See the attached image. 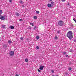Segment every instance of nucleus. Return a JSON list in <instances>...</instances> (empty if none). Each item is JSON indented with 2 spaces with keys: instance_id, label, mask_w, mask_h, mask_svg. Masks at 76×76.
<instances>
[{
  "instance_id": "f257e3e1",
  "label": "nucleus",
  "mask_w": 76,
  "mask_h": 76,
  "mask_svg": "<svg viewBox=\"0 0 76 76\" xmlns=\"http://www.w3.org/2000/svg\"><path fill=\"white\" fill-rule=\"evenodd\" d=\"M66 36L68 38L70 39V41H71L72 39L73 38V33H72V31H69L68 32Z\"/></svg>"
},
{
  "instance_id": "f03ea898",
  "label": "nucleus",
  "mask_w": 76,
  "mask_h": 76,
  "mask_svg": "<svg viewBox=\"0 0 76 76\" xmlns=\"http://www.w3.org/2000/svg\"><path fill=\"white\" fill-rule=\"evenodd\" d=\"M63 21L62 20H60L58 22V25L59 26H63Z\"/></svg>"
},
{
  "instance_id": "7ed1b4c3",
  "label": "nucleus",
  "mask_w": 76,
  "mask_h": 76,
  "mask_svg": "<svg viewBox=\"0 0 76 76\" xmlns=\"http://www.w3.org/2000/svg\"><path fill=\"white\" fill-rule=\"evenodd\" d=\"M10 55L11 56H14V52L13 51H11L10 52Z\"/></svg>"
},
{
  "instance_id": "20e7f679",
  "label": "nucleus",
  "mask_w": 76,
  "mask_h": 76,
  "mask_svg": "<svg viewBox=\"0 0 76 76\" xmlns=\"http://www.w3.org/2000/svg\"><path fill=\"white\" fill-rule=\"evenodd\" d=\"M0 19H1V20H4L5 19L4 16H1L0 18Z\"/></svg>"
},
{
  "instance_id": "39448f33",
  "label": "nucleus",
  "mask_w": 76,
  "mask_h": 76,
  "mask_svg": "<svg viewBox=\"0 0 76 76\" xmlns=\"http://www.w3.org/2000/svg\"><path fill=\"white\" fill-rule=\"evenodd\" d=\"M47 6L48 7H53V5L50 4H48L47 5Z\"/></svg>"
},
{
  "instance_id": "423d86ee",
  "label": "nucleus",
  "mask_w": 76,
  "mask_h": 76,
  "mask_svg": "<svg viewBox=\"0 0 76 76\" xmlns=\"http://www.w3.org/2000/svg\"><path fill=\"white\" fill-rule=\"evenodd\" d=\"M43 67H44V66H41L39 69L40 70H43Z\"/></svg>"
},
{
  "instance_id": "0eeeda50",
  "label": "nucleus",
  "mask_w": 76,
  "mask_h": 76,
  "mask_svg": "<svg viewBox=\"0 0 76 76\" xmlns=\"http://www.w3.org/2000/svg\"><path fill=\"white\" fill-rule=\"evenodd\" d=\"M10 29H14L15 28H14V27L13 26H11L10 27Z\"/></svg>"
},
{
  "instance_id": "6e6552de",
  "label": "nucleus",
  "mask_w": 76,
  "mask_h": 76,
  "mask_svg": "<svg viewBox=\"0 0 76 76\" xmlns=\"http://www.w3.org/2000/svg\"><path fill=\"white\" fill-rule=\"evenodd\" d=\"M3 47L4 48H7V45H3Z\"/></svg>"
},
{
  "instance_id": "1a4fd4ad",
  "label": "nucleus",
  "mask_w": 76,
  "mask_h": 76,
  "mask_svg": "<svg viewBox=\"0 0 76 76\" xmlns=\"http://www.w3.org/2000/svg\"><path fill=\"white\" fill-rule=\"evenodd\" d=\"M5 26H6V25H2V28H3L4 29L5 28Z\"/></svg>"
},
{
  "instance_id": "9d476101",
  "label": "nucleus",
  "mask_w": 76,
  "mask_h": 76,
  "mask_svg": "<svg viewBox=\"0 0 76 76\" xmlns=\"http://www.w3.org/2000/svg\"><path fill=\"white\" fill-rule=\"evenodd\" d=\"M20 15V14H19V13L18 12H17L16 13V15L17 16H19Z\"/></svg>"
},
{
  "instance_id": "9b49d317",
  "label": "nucleus",
  "mask_w": 76,
  "mask_h": 76,
  "mask_svg": "<svg viewBox=\"0 0 76 76\" xmlns=\"http://www.w3.org/2000/svg\"><path fill=\"white\" fill-rule=\"evenodd\" d=\"M34 23H30V25H32V26H34Z\"/></svg>"
},
{
  "instance_id": "f8f14e48",
  "label": "nucleus",
  "mask_w": 76,
  "mask_h": 76,
  "mask_svg": "<svg viewBox=\"0 0 76 76\" xmlns=\"http://www.w3.org/2000/svg\"><path fill=\"white\" fill-rule=\"evenodd\" d=\"M25 61L26 62H28V58H26L25 59Z\"/></svg>"
},
{
  "instance_id": "ddd939ff",
  "label": "nucleus",
  "mask_w": 76,
  "mask_h": 76,
  "mask_svg": "<svg viewBox=\"0 0 76 76\" xmlns=\"http://www.w3.org/2000/svg\"><path fill=\"white\" fill-rule=\"evenodd\" d=\"M68 70H69V71H70L71 70H72V68H71V67H69V68L68 69Z\"/></svg>"
},
{
  "instance_id": "4468645a",
  "label": "nucleus",
  "mask_w": 76,
  "mask_h": 76,
  "mask_svg": "<svg viewBox=\"0 0 76 76\" xmlns=\"http://www.w3.org/2000/svg\"><path fill=\"white\" fill-rule=\"evenodd\" d=\"M36 39H39V36H37L36 37Z\"/></svg>"
},
{
  "instance_id": "2eb2a0df",
  "label": "nucleus",
  "mask_w": 76,
  "mask_h": 76,
  "mask_svg": "<svg viewBox=\"0 0 76 76\" xmlns=\"http://www.w3.org/2000/svg\"><path fill=\"white\" fill-rule=\"evenodd\" d=\"M60 31H57V33L58 34H60Z\"/></svg>"
},
{
  "instance_id": "dca6fc26",
  "label": "nucleus",
  "mask_w": 76,
  "mask_h": 76,
  "mask_svg": "<svg viewBox=\"0 0 76 76\" xmlns=\"http://www.w3.org/2000/svg\"><path fill=\"white\" fill-rule=\"evenodd\" d=\"M34 18L36 19H37V16H34Z\"/></svg>"
},
{
  "instance_id": "f3484780",
  "label": "nucleus",
  "mask_w": 76,
  "mask_h": 76,
  "mask_svg": "<svg viewBox=\"0 0 76 76\" xmlns=\"http://www.w3.org/2000/svg\"><path fill=\"white\" fill-rule=\"evenodd\" d=\"M8 43L9 44H11L12 43V41L10 40H9L8 41Z\"/></svg>"
},
{
  "instance_id": "a211bd4d",
  "label": "nucleus",
  "mask_w": 76,
  "mask_h": 76,
  "mask_svg": "<svg viewBox=\"0 0 76 76\" xmlns=\"http://www.w3.org/2000/svg\"><path fill=\"white\" fill-rule=\"evenodd\" d=\"M51 72L52 73H53L54 72V69H53V70H51Z\"/></svg>"
},
{
  "instance_id": "6ab92c4d",
  "label": "nucleus",
  "mask_w": 76,
  "mask_h": 76,
  "mask_svg": "<svg viewBox=\"0 0 76 76\" xmlns=\"http://www.w3.org/2000/svg\"><path fill=\"white\" fill-rule=\"evenodd\" d=\"M20 4H23V1H22V0L20 1Z\"/></svg>"
},
{
  "instance_id": "aec40b11",
  "label": "nucleus",
  "mask_w": 76,
  "mask_h": 76,
  "mask_svg": "<svg viewBox=\"0 0 76 76\" xmlns=\"http://www.w3.org/2000/svg\"><path fill=\"white\" fill-rule=\"evenodd\" d=\"M36 13H37V14H39V12L38 11H36Z\"/></svg>"
},
{
  "instance_id": "412c9836",
  "label": "nucleus",
  "mask_w": 76,
  "mask_h": 76,
  "mask_svg": "<svg viewBox=\"0 0 76 76\" xmlns=\"http://www.w3.org/2000/svg\"><path fill=\"white\" fill-rule=\"evenodd\" d=\"M55 39H58V37L57 36H56L55 37Z\"/></svg>"
},
{
  "instance_id": "4be33fe9",
  "label": "nucleus",
  "mask_w": 76,
  "mask_h": 76,
  "mask_svg": "<svg viewBox=\"0 0 76 76\" xmlns=\"http://www.w3.org/2000/svg\"><path fill=\"white\" fill-rule=\"evenodd\" d=\"M13 1V0H9V1L10 3H12Z\"/></svg>"
},
{
  "instance_id": "5701e85b",
  "label": "nucleus",
  "mask_w": 76,
  "mask_h": 76,
  "mask_svg": "<svg viewBox=\"0 0 76 76\" xmlns=\"http://www.w3.org/2000/svg\"><path fill=\"white\" fill-rule=\"evenodd\" d=\"M2 13H3V11H2V10H0V14H1Z\"/></svg>"
},
{
  "instance_id": "b1692460",
  "label": "nucleus",
  "mask_w": 76,
  "mask_h": 76,
  "mask_svg": "<svg viewBox=\"0 0 76 76\" xmlns=\"http://www.w3.org/2000/svg\"><path fill=\"white\" fill-rule=\"evenodd\" d=\"M73 20L75 21V22H76V20L75 19V18H73Z\"/></svg>"
},
{
  "instance_id": "393cba45",
  "label": "nucleus",
  "mask_w": 76,
  "mask_h": 76,
  "mask_svg": "<svg viewBox=\"0 0 76 76\" xmlns=\"http://www.w3.org/2000/svg\"><path fill=\"white\" fill-rule=\"evenodd\" d=\"M20 39H21V40H23V37H21L20 38Z\"/></svg>"
},
{
  "instance_id": "a878e982",
  "label": "nucleus",
  "mask_w": 76,
  "mask_h": 76,
  "mask_svg": "<svg viewBox=\"0 0 76 76\" xmlns=\"http://www.w3.org/2000/svg\"><path fill=\"white\" fill-rule=\"evenodd\" d=\"M69 57V55H66V57Z\"/></svg>"
},
{
  "instance_id": "bb28decb",
  "label": "nucleus",
  "mask_w": 76,
  "mask_h": 76,
  "mask_svg": "<svg viewBox=\"0 0 76 76\" xmlns=\"http://www.w3.org/2000/svg\"><path fill=\"white\" fill-rule=\"evenodd\" d=\"M51 3L52 4H54V2L53 1H52L51 2Z\"/></svg>"
},
{
  "instance_id": "cd10ccee",
  "label": "nucleus",
  "mask_w": 76,
  "mask_h": 76,
  "mask_svg": "<svg viewBox=\"0 0 76 76\" xmlns=\"http://www.w3.org/2000/svg\"><path fill=\"white\" fill-rule=\"evenodd\" d=\"M23 20L22 19H20L19 20V21H20V22H22V21Z\"/></svg>"
},
{
  "instance_id": "c85d7f7f",
  "label": "nucleus",
  "mask_w": 76,
  "mask_h": 76,
  "mask_svg": "<svg viewBox=\"0 0 76 76\" xmlns=\"http://www.w3.org/2000/svg\"><path fill=\"white\" fill-rule=\"evenodd\" d=\"M36 48L37 49H39V47L38 46H37V47H36Z\"/></svg>"
},
{
  "instance_id": "c756f323",
  "label": "nucleus",
  "mask_w": 76,
  "mask_h": 76,
  "mask_svg": "<svg viewBox=\"0 0 76 76\" xmlns=\"http://www.w3.org/2000/svg\"><path fill=\"white\" fill-rule=\"evenodd\" d=\"M38 72H41V70H40L39 69H38Z\"/></svg>"
},
{
  "instance_id": "7c9ffc66",
  "label": "nucleus",
  "mask_w": 76,
  "mask_h": 76,
  "mask_svg": "<svg viewBox=\"0 0 76 76\" xmlns=\"http://www.w3.org/2000/svg\"><path fill=\"white\" fill-rule=\"evenodd\" d=\"M67 5H68V6H70V4H69V3L68 2V3L67 4Z\"/></svg>"
},
{
  "instance_id": "2f4dec72",
  "label": "nucleus",
  "mask_w": 76,
  "mask_h": 76,
  "mask_svg": "<svg viewBox=\"0 0 76 76\" xmlns=\"http://www.w3.org/2000/svg\"><path fill=\"white\" fill-rule=\"evenodd\" d=\"M62 1H65V0H61Z\"/></svg>"
},
{
  "instance_id": "473e14b6",
  "label": "nucleus",
  "mask_w": 76,
  "mask_h": 76,
  "mask_svg": "<svg viewBox=\"0 0 76 76\" xmlns=\"http://www.w3.org/2000/svg\"><path fill=\"white\" fill-rule=\"evenodd\" d=\"M66 52H64V54H66Z\"/></svg>"
},
{
  "instance_id": "72a5a7b5",
  "label": "nucleus",
  "mask_w": 76,
  "mask_h": 76,
  "mask_svg": "<svg viewBox=\"0 0 76 76\" xmlns=\"http://www.w3.org/2000/svg\"><path fill=\"white\" fill-rule=\"evenodd\" d=\"M15 76H19V75H18L16 74Z\"/></svg>"
},
{
  "instance_id": "f704fd0d",
  "label": "nucleus",
  "mask_w": 76,
  "mask_h": 76,
  "mask_svg": "<svg viewBox=\"0 0 76 76\" xmlns=\"http://www.w3.org/2000/svg\"><path fill=\"white\" fill-rule=\"evenodd\" d=\"M34 29H36L37 28V27L36 26L34 27Z\"/></svg>"
},
{
  "instance_id": "c9c22d12",
  "label": "nucleus",
  "mask_w": 76,
  "mask_h": 76,
  "mask_svg": "<svg viewBox=\"0 0 76 76\" xmlns=\"http://www.w3.org/2000/svg\"><path fill=\"white\" fill-rule=\"evenodd\" d=\"M52 76H58V75H53Z\"/></svg>"
},
{
  "instance_id": "e433bc0d",
  "label": "nucleus",
  "mask_w": 76,
  "mask_h": 76,
  "mask_svg": "<svg viewBox=\"0 0 76 76\" xmlns=\"http://www.w3.org/2000/svg\"><path fill=\"white\" fill-rule=\"evenodd\" d=\"M66 75H68V73H66Z\"/></svg>"
},
{
  "instance_id": "4c0bfd02",
  "label": "nucleus",
  "mask_w": 76,
  "mask_h": 76,
  "mask_svg": "<svg viewBox=\"0 0 76 76\" xmlns=\"http://www.w3.org/2000/svg\"><path fill=\"white\" fill-rule=\"evenodd\" d=\"M50 1H52V0H49Z\"/></svg>"
},
{
  "instance_id": "58836bf2",
  "label": "nucleus",
  "mask_w": 76,
  "mask_h": 76,
  "mask_svg": "<svg viewBox=\"0 0 76 76\" xmlns=\"http://www.w3.org/2000/svg\"><path fill=\"white\" fill-rule=\"evenodd\" d=\"M35 28H34V30H35Z\"/></svg>"
},
{
  "instance_id": "ea45409f",
  "label": "nucleus",
  "mask_w": 76,
  "mask_h": 76,
  "mask_svg": "<svg viewBox=\"0 0 76 76\" xmlns=\"http://www.w3.org/2000/svg\"><path fill=\"white\" fill-rule=\"evenodd\" d=\"M24 5H23V7H24Z\"/></svg>"
},
{
  "instance_id": "a19ab883",
  "label": "nucleus",
  "mask_w": 76,
  "mask_h": 76,
  "mask_svg": "<svg viewBox=\"0 0 76 76\" xmlns=\"http://www.w3.org/2000/svg\"><path fill=\"white\" fill-rule=\"evenodd\" d=\"M24 5H23V7H24Z\"/></svg>"
}]
</instances>
